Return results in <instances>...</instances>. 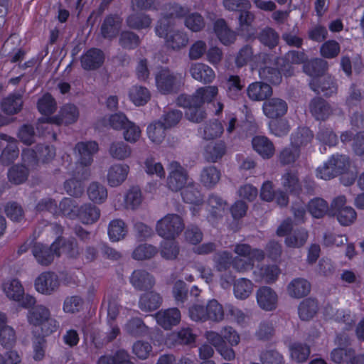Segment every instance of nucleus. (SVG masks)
<instances>
[{"label": "nucleus", "mask_w": 364, "mask_h": 364, "mask_svg": "<svg viewBox=\"0 0 364 364\" xmlns=\"http://www.w3.org/2000/svg\"><path fill=\"white\" fill-rule=\"evenodd\" d=\"M108 152L114 159L123 161L132 156V149L123 141H114L109 144Z\"/></svg>", "instance_id": "473e14b6"}, {"label": "nucleus", "mask_w": 364, "mask_h": 364, "mask_svg": "<svg viewBox=\"0 0 364 364\" xmlns=\"http://www.w3.org/2000/svg\"><path fill=\"white\" fill-rule=\"evenodd\" d=\"M28 321L35 326H41L44 336H48L57 330V321L50 318V313L48 308L43 305H37L28 310Z\"/></svg>", "instance_id": "f03ea898"}, {"label": "nucleus", "mask_w": 364, "mask_h": 364, "mask_svg": "<svg viewBox=\"0 0 364 364\" xmlns=\"http://www.w3.org/2000/svg\"><path fill=\"white\" fill-rule=\"evenodd\" d=\"M259 77L267 82L278 85L282 80V75L277 68L264 66L259 70Z\"/></svg>", "instance_id": "338daca9"}, {"label": "nucleus", "mask_w": 364, "mask_h": 364, "mask_svg": "<svg viewBox=\"0 0 364 364\" xmlns=\"http://www.w3.org/2000/svg\"><path fill=\"white\" fill-rule=\"evenodd\" d=\"M3 291L10 300L15 301H20L24 295V289L21 282L16 279L4 282Z\"/></svg>", "instance_id": "58836bf2"}, {"label": "nucleus", "mask_w": 364, "mask_h": 364, "mask_svg": "<svg viewBox=\"0 0 364 364\" xmlns=\"http://www.w3.org/2000/svg\"><path fill=\"white\" fill-rule=\"evenodd\" d=\"M171 171L167 178V186L172 191H181L192 178H190L188 172L180 163L172 161L170 164Z\"/></svg>", "instance_id": "423d86ee"}, {"label": "nucleus", "mask_w": 364, "mask_h": 364, "mask_svg": "<svg viewBox=\"0 0 364 364\" xmlns=\"http://www.w3.org/2000/svg\"><path fill=\"white\" fill-rule=\"evenodd\" d=\"M257 301L261 309L272 311L277 307V295L272 288L262 287L257 291Z\"/></svg>", "instance_id": "412c9836"}, {"label": "nucleus", "mask_w": 364, "mask_h": 364, "mask_svg": "<svg viewBox=\"0 0 364 364\" xmlns=\"http://www.w3.org/2000/svg\"><path fill=\"white\" fill-rule=\"evenodd\" d=\"M105 59V53L102 50L92 48L81 55V67L87 71L95 70L102 66Z\"/></svg>", "instance_id": "9d476101"}, {"label": "nucleus", "mask_w": 364, "mask_h": 364, "mask_svg": "<svg viewBox=\"0 0 364 364\" xmlns=\"http://www.w3.org/2000/svg\"><path fill=\"white\" fill-rule=\"evenodd\" d=\"M309 237L307 230L300 228L295 230L293 235H288L285 238V244L289 247H301L306 242Z\"/></svg>", "instance_id": "e2e57ef3"}, {"label": "nucleus", "mask_w": 364, "mask_h": 364, "mask_svg": "<svg viewBox=\"0 0 364 364\" xmlns=\"http://www.w3.org/2000/svg\"><path fill=\"white\" fill-rule=\"evenodd\" d=\"M264 115L269 119H277L286 114L288 105L285 100L277 98H269L262 105Z\"/></svg>", "instance_id": "a211bd4d"}, {"label": "nucleus", "mask_w": 364, "mask_h": 364, "mask_svg": "<svg viewBox=\"0 0 364 364\" xmlns=\"http://www.w3.org/2000/svg\"><path fill=\"white\" fill-rule=\"evenodd\" d=\"M346 199L344 196L335 198L330 206V216H336L341 225L348 226L356 219V212L350 207L346 206Z\"/></svg>", "instance_id": "39448f33"}, {"label": "nucleus", "mask_w": 364, "mask_h": 364, "mask_svg": "<svg viewBox=\"0 0 364 364\" xmlns=\"http://www.w3.org/2000/svg\"><path fill=\"white\" fill-rule=\"evenodd\" d=\"M59 284L57 274L50 272H43L35 280V288L43 294H50L58 288Z\"/></svg>", "instance_id": "dca6fc26"}, {"label": "nucleus", "mask_w": 364, "mask_h": 364, "mask_svg": "<svg viewBox=\"0 0 364 364\" xmlns=\"http://www.w3.org/2000/svg\"><path fill=\"white\" fill-rule=\"evenodd\" d=\"M79 117L77 107L72 104L63 106L56 117L58 124L68 125L77 121Z\"/></svg>", "instance_id": "79ce46f5"}, {"label": "nucleus", "mask_w": 364, "mask_h": 364, "mask_svg": "<svg viewBox=\"0 0 364 364\" xmlns=\"http://www.w3.org/2000/svg\"><path fill=\"white\" fill-rule=\"evenodd\" d=\"M245 85V80L237 75H229L223 82L226 95L232 100H239L242 97Z\"/></svg>", "instance_id": "4468645a"}, {"label": "nucleus", "mask_w": 364, "mask_h": 364, "mask_svg": "<svg viewBox=\"0 0 364 364\" xmlns=\"http://www.w3.org/2000/svg\"><path fill=\"white\" fill-rule=\"evenodd\" d=\"M310 291L311 284L304 278L294 279L287 286L288 294L292 298L300 299L304 297Z\"/></svg>", "instance_id": "7c9ffc66"}, {"label": "nucleus", "mask_w": 364, "mask_h": 364, "mask_svg": "<svg viewBox=\"0 0 364 364\" xmlns=\"http://www.w3.org/2000/svg\"><path fill=\"white\" fill-rule=\"evenodd\" d=\"M28 176V170L25 165H14L8 171L10 182L18 185L25 182Z\"/></svg>", "instance_id": "13d9d810"}, {"label": "nucleus", "mask_w": 364, "mask_h": 364, "mask_svg": "<svg viewBox=\"0 0 364 364\" xmlns=\"http://www.w3.org/2000/svg\"><path fill=\"white\" fill-rule=\"evenodd\" d=\"M313 138L314 134L308 127H299L291 135V145L299 149L311 143Z\"/></svg>", "instance_id": "a19ab883"}, {"label": "nucleus", "mask_w": 364, "mask_h": 364, "mask_svg": "<svg viewBox=\"0 0 364 364\" xmlns=\"http://www.w3.org/2000/svg\"><path fill=\"white\" fill-rule=\"evenodd\" d=\"M127 233L124 222L121 219L112 220L108 226V235L112 242H118L122 240Z\"/></svg>", "instance_id": "8fccbe9b"}, {"label": "nucleus", "mask_w": 364, "mask_h": 364, "mask_svg": "<svg viewBox=\"0 0 364 364\" xmlns=\"http://www.w3.org/2000/svg\"><path fill=\"white\" fill-rule=\"evenodd\" d=\"M226 152L227 146L223 141H212L205 146L203 157L209 163H216L226 154Z\"/></svg>", "instance_id": "4be33fe9"}, {"label": "nucleus", "mask_w": 364, "mask_h": 364, "mask_svg": "<svg viewBox=\"0 0 364 364\" xmlns=\"http://www.w3.org/2000/svg\"><path fill=\"white\" fill-rule=\"evenodd\" d=\"M166 45L168 48L178 50L186 46L188 42L187 34L181 31H173L166 36Z\"/></svg>", "instance_id": "c03bdc74"}, {"label": "nucleus", "mask_w": 364, "mask_h": 364, "mask_svg": "<svg viewBox=\"0 0 364 364\" xmlns=\"http://www.w3.org/2000/svg\"><path fill=\"white\" fill-rule=\"evenodd\" d=\"M214 31L219 41L225 46L233 43L237 38L235 31L231 30L223 18L218 19L214 23Z\"/></svg>", "instance_id": "c756f323"}, {"label": "nucleus", "mask_w": 364, "mask_h": 364, "mask_svg": "<svg viewBox=\"0 0 364 364\" xmlns=\"http://www.w3.org/2000/svg\"><path fill=\"white\" fill-rule=\"evenodd\" d=\"M193 100H190L183 105L180 102V95L177 97L176 103L178 106L186 108L185 113L186 119L192 122L200 123L206 118V113L202 108L203 105L199 103H193Z\"/></svg>", "instance_id": "a878e982"}, {"label": "nucleus", "mask_w": 364, "mask_h": 364, "mask_svg": "<svg viewBox=\"0 0 364 364\" xmlns=\"http://www.w3.org/2000/svg\"><path fill=\"white\" fill-rule=\"evenodd\" d=\"M163 303L162 296L155 291H146L140 295L139 308L144 312H151L158 309Z\"/></svg>", "instance_id": "6ab92c4d"}, {"label": "nucleus", "mask_w": 364, "mask_h": 364, "mask_svg": "<svg viewBox=\"0 0 364 364\" xmlns=\"http://www.w3.org/2000/svg\"><path fill=\"white\" fill-rule=\"evenodd\" d=\"M22 105V95L18 93H12L3 100L1 107L4 113L11 115L20 112Z\"/></svg>", "instance_id": "f704fd0d"}, {"label": "nucleus", "mask_w": 364, "mask_h": 364, "mask_svg": "<svg viewBox=\"0 0 364 364\" xmlns=\"http://www.w3.org/2000/svg\"><path fill=\"white\" fill-rule=\"evenodd\" d=\"M129 280L133 288L139 291H149L152 289L156 284L154 276L144 269L134 270Z\"/></svg>", "instance_id": "6e6552de"}, {"label": "nucleus", "mask_w": 364, "mask_h": 364, "mask_svg": "<svg viewBox=\"0 0 364 364\" xmlns=\"http://www.w3.org/2000/svg\"><path fill=\"white\" fill-rule=\"evenodd\" d=\"M218 89L216 86H206L200 87L192 95L186 94L180 95V102L183 105H186V102L193 100V103L202 104L205 102H210L217 95Z\"/></svg>", "instance_id": "1a4fd4ad"}, {"label": "nucleus", "mask_w": 364, "mask_h": 364, "mask_svg": "<svg viewBox=\"0 0 364 364\" xmlns=\"http://www.w3.org/2000/svg\"><path fill=\"white\" fill-rule=\"evenodd\" d=\"M184 228L183 220L177 214H167L156 225L157 234L165 240H175Z\"/></svg>", "instance_id": "20e7f679"}, {"label": "nucleus", "mask_w": 364, "mask_h": 364, "mask_svg": "<svg viewBox=\"0 0 364 364\" xmlns=\"http://www.w3.org/2000/svg\"><path fill=\"white\" fill-rule=\"evenodd\" d=\"M158 91L163 95L175 94L184 85V76L181 73L171 70L167 67H160L154 74Z\"/></svg>", "instance_id": "f257e3e1"}, {"label": "nucleus", "mask_w": 364, "mask_h": 364, "mask_svg": "<svg viewBox=\"0 0 364 364\" xmlns=\"http://www.w3.org/2000/svg\"><path fill=\"white\" fill-rule=\"evenodd\" d=\"M185 26L193 32L202 31L205 26L203 16L198 13L193 12L188 14L184 20Z\"/></svg>", "instance_id": "0e129e2a"}, {"label": "nucleus", "mask_w": 364, "mask_h": 364, "mask_svg": "<svg viewBox=\"0 0 364 364\" xmlns=\"http://www.w3.org/2000/svg\"><path fill=\"white\" fill-rule=\"evenodd\" d=\"M220 171L214 166L203 168L200 173V182L208 188H213L220 179Z\"/></svg>", "instance_id": "a18cd8bd"}, {"label": "nucleus", "mask_w": 364, "mask_h": 364, "mask_svg": "<svg viewBox=\"0 0 364 364\" xmlns=\"http://www.w3.org/2000/svg\"><path fill=\"white\" fill-rule=\"evenodd\" d=\"M129 97L136 106H142L148 102L151 98L149 90L143 86H134L129 91Z\"/></svg>", "instance_id": "5fc2aeb1"}, {"label": "nucleus", "mask_w": 364, "mask_h": 364, "mask_svg": "<svg viewBox=\"0 0 364 364\" xmlns=\"http://www.w3.org/2000/svg\"><path fill=\"white\" fill-rule=\"evenodd\" d=\"M291 359L297 363H305L309 358L311 349L309 345L301 342H294L289 346Z\"/></svg>", "instance_id": "2f4dec72"}, {"label": "nucleus", "mask_w": 364, "mask_h": 364, "mask_svg": "<svg viewBox=\"0 0 364 364\" xmlns=\"http://www.w3.org/2000/svg\"><path fill=\"white\" fill-rule=\"evenodd\" d=\"M129 166L127 164H116L109 167L107 179L109 186L117 187L121 185L127 178Z\"/></svg>", "instance_id": "5701e85b"}, {"label": "nucleus", "mask_w": 364, "mask_h": 364, "mask_svg": "<svg viewBox=\"0 0 364 364\" xmlns=\"http://www.w3.org/2000/svg\"><path fill=\"white\" fill-rule=\"evenodd\" d=\"M99 146L95 141H80L75 144V151L78 153L79 163L89 166L93 162V156L98 151Z\"/></svg>", "instance_id": "9b49d317"}, {"label": "nucleus", "mask_w": 364, "mask_h": 364, "mask_svg": "<svg viewBox=\"0 0 364 364\" xmlns=\"http://www.w3.org/2000/svg\"><path fill=\"white\" fill-rule=\"evenodd\" d=\"M318 303L316 299L307 298L303 300L298 307L299 318L303 321L311 319L317 313Z\"/></svg>", "instance_id": "37998d69"}, {"label": "nucleus", "mask_w": 364, "mask_h": 364, "mask_svg": "<svg viewBox=\"0 0 364 364\" xmlns=\"http://www.w3.org/2000/svg\"><path fill=\"white\" fill-rule=\"evenodd\" d=\"M152 20L149 15L143 12H135L129 15L126 19L127 26L134 30H142L149 28Z\"/></svg>", "instance_id": "72a5a7b5"}, {"label": "nucleus", "mask_w": 364, "mask_h": 364, "mask_svg": "<svg viewBox=\"0 0 364 364\" xmlns=\"http://www.w3.org/2000/svg\"><path fill=\"white\" fill-rule=\"evenodd\" d=\"M309 112L316 120L325 121L333 114V108L321 97H314L309 105Z\"/></svg>", "instance_id": "2eb2a0df"}, {"label": "nucleus", "mask_w": 364, "mask_h": 364, "mask_svg": "<svg viewBox=\"0 0 364 364\" xmlns=\"http://www.w3.org/2000/svg\"><path fill=\"white\" fill-rule=\"evenodd\" d=\"M8 140L9 144L3 149L0 156V162L4 166L13 163L19 154L16 141L11 137H9Z\"/></svg>", "instance_id": "864d4df0"}, {"label": "nucleus", "mask_w": 364, "mask_h": 364, "mask_svg": "<svg viewBox=\"0 0 364 364\" xmlns=\"http://www.w3.org/2000/svg\"><path fill=\"white\" fill-rule=\"evenodd\" d=\"M350 166V159L344 154H333L323 166L316 169V176L324 180H330L344 173Z\"/></svg>", "instance_id": "7ed1b4c3"}, {"label": "nucleus", "mask_w": 364, "mask_h": 364, "mask_svg": "<svg viewBox=\"0 0 364 364\" xmlns=\"http://www.w3.org/2000/svg\"><path fill=\"white\" fill-rule=\"evenodd\" d=\"M253 149L263 159L272 158L275 151L274 144L267 136L257 135L252 138Z\"/></svg>", "instance_id": "cd10ccee"}, {"label": "nucleus", "mask_w": 364, "mask_h": 364, "mask_svg": "<svg viewBox=\"0 0 364 364\" xmlns=\"http://www.w3.org/2000/svg\"><path fill=\"white\" fill-rule=\"evenodd\" d=\"M248 97L253 101H266L272 95V88L267 82H254L247 88Z\"/></svg>", "instance_id": "aec40b11"}, {"label": "nucleus", "mask_w": 364, "mask_h": 364, "mask_svg": "<svg viewBox=\"0 0 364 364\" xmlns=\"http://www.w3.org/2000/svg\"><path fill=\"white\" fill-rule=\"evenodd\" d=\"M364 100V93L359 86L355 83H352L348 92L346 98V105L348 108L353 109L361 105Z\"/></svg>", "instance_id": "3c124183"}, {"label": "nucleus", "mask_w": 364, "mask_h": 364, "mask_svg": "<svg viewBox=\"0 0 364 364\" xmlns=\"http://www.w3.org/2000/svg\"><path fill=\"white\" fill-rule=\"evenodd\" d=\"M87 194L89 199L97 204H102L105 202L108 196L105 186L97 181H93L89 185Z\"/></svg>", "instance_id": "e433bc0d"}, {"label": "nucleus", "mask_w": 364, "mask_h": 364, "mask_svg": "<svg viewBox=\"0 0 364 364\" xmlns=\"http://www.w3.org/2000/svg\"><path fill=\"white\" fill-rule=\"evenodd\" d=\"M282 185L284 189L293 194H299L301 186L296 172L289 171L282 176Z\"/></svg>", "instance_id": "6e6d98bb"}, {"label": "nucleus", "mask_w": 364, "mask_h": 364, "mask_svg": "<svg viewBox=\"0 0 364 364\" xmlns=\"http://www.w3.org/2000/svg\"><path fill=\"white\" fill-rule=\"evenodd\" d=\"M257 38L265 47L273 49L279 43V36L274 28L265 27L259 31Z\"/></svg>", "instance_id": "49530a36"}, {"label": "nucleus", "mask_w": 364, "mask_h": 364, "mask_svg": "<svg viewBox=\"0 0 364 364\" xmlns=\"http://www.w3.org/2000/svg\"><path fill=\"white\" fill-rule=\"evenodd\" d=\"M252 289L253 284L250 279L241 278L234 284V294L237 299H245L252 293Z\"/></svg>", "instance_id": "052dcab7"}, {"label": "nucleus", "mask_w": 364, "mask_h": 364, "mask_svg": "<svg viewBox=\"0 0 364 364\" xmlns=\"http://www.w3.org/2000/svg\"><path fill=\"white\" fill-rule=\"evenodd\" d=\"M205 309L207 310L206 316L207 319L214 321L220 322L224 318V311L222 305L215 299L210 300Z\"/></svg>", "instance_id": "680f3d73"}, {"label": "nucleus", "mask_w": 364, "mask_h": 364, "mask_svg": "<svg viewBox=\"0 0 364 364\" xmlns=\"http://www.w3.org/2000/svg\"><path fill=\"white\" fill-rule=\"evenodd\" d=\"M154 317L161 328L170 330L180 323L181 314L178 308H169L159 311Z\"/></svg>", "instance_id": "ddd939ff"}, {"label": "nucleus", "mask_w": 364, "mask_h": 364, "mask_svg": "<svg viewBox=\"0 0 364 364\" xmlns=\"http://www.w3.org/2000/svg\"><path fill=\"white\" fill-rule=\"evenodd\" d=\"M224 131L223 125L218 120L210 121L205 124L203 137L206 140L220 136Z\"/></svg>", "instance_id": "774afa93"}, {"label": "nucleus", "mask_w": 364, "mask_h": 364, "mask_svg": "<svg viewBox=\"0 0 364 364\" xmlns=\"http://www.w3.org/2000/svg\"><path fill=\"white\" fill-rule=\"evenodd\" d=\"M141 43L139 36L130 31H123L119 34V44L125 50H134Z\"/></svg>", "instance_id": "603ef678"}, {"label": "nucleus", "mask_w": 364, "mask_h": 364, "mask_svg": "<svg viewBox=\"0 0 364 364\" xmlns=\"http://www.w3.org/2000/svg\"><path fill=\"white\" fill-rule=\"evenodd\" d=\"M58 243H52L50 246L42 243H35L32 247V254L37 262L42 266L50 264L56 257L55 248Z\"/></svg>", "instance_id": "f8f14e48"}, {"label": "nucleus", "mask_w": 364, "mask_h": 364, "mask_svg": "<svg viewBox=\"0 0 364 364\" xmlns=\"http://www.w3.org/2000/svg\"><path fill=\"white\" fill-rule=\"evenodd\" d=\"M254 274L258 277L257 279H255L257 282L263 280L264 282L270 284L277 279L280 274V269L275 264L263 265L255 270Z\"/></svg>", "instance_id": "4c0bfd02"}, {"label": "nucleus", "mask_w": 364, "mask_h": 364, "mask_svg": "<svg viewBox=\"0 0 364 364\" xmlns=\"http://www.w3.org/2000/svg\"><path fill=\"white\" fill-rule=\"evenodd\" d=\"M181 195L183 200L189 204L198 205L202 204L204 200L200 186L193 179L181 190Z\"/></svg>", "instance_id": "c85d7f7f"}, {"label": "nucleus", "mask_w": 364, "mask_h": 364, "mask_svg": "<svg viewBox=\"0 0 364 364\" xmlns=\"http://www.w3.org/2000/svg\"><path fill=\"white\" fill-rule=\"evenodd\" d=\"M307 209L315 218H321L326 214L330 216V207L328 203L321 198L311 199L307 205Z\"/></svg>", "instance_id": "ea45409f"}, {"label": "nucleus", "mask_w": 364, "mask_h": 364, "mask_svg": "<svg viewBox=\"0 0 364 364\" xmlns=\"http://www.w3.org/2000/svg\"><path fill=\"white\" fill-rule=\"evenodd\" d=\"M158 252L156 247L150 244H141L132 252V258L136 260H146L154 257Z\"/></svg>", "instance_id": "bf43d9fd"}, {"label": "nucleus", "mask_w": 364, "mask_h": 364, "mask_svg": "<svg viewBox=\"0 0 364 364\" xmlns=\"http://www.w3.org/2000/svg\"><path fill=\"white\" fill-rule=\"evenodd\" d=\"M122 21L123 19L119 14L107 15L101 25L102 36L109 40L116 38L121 30Z\"/></svg>", "instance_id": "f3484780"}, {"label": "nucleus", "mask_w": 364, "mask_h": 364, "mask_svg": "<svg viewBox=\"0 0 364 364\" xmlns=\"http://www.w3.org/2000/svg\"><path fill=\"white\" fill-rule=\"evenodd\" d=\"M167 128L161 120L150 124L147 127V135L149 139L156 144L162 143L166 137Z\"/></svg>", "instance_id": "09e8293b"}, {"label": "nucleus", "mask_w": 364, "mask_h": 364, "mask_svg": "<svg viewBox=\"0 0 364 364\" xmlns=\"http://www.w3.org/2000/svg\"><path fill=\"white\" fill-rule=\"evenodd\" d=\"M77 218L83 224L90 225L96 223L100 217V209L95 204L86 203L78 208Z\"/></svg>", "instance_id": "b1692460"}, {"label": "nucleus", "mask_w": 364, "mask_h": 364, "mask_svg": "<svg viewBox=\"0 0 364 364\" xmlns=\"http://www.w3.org/2000/svg\"><path fill=\"white\" fill-rule=\"evenodd\" d=\"M189 72L193 79L205 84L212 82L215 77L213 70L201 63H192Z\"/></svg>", "instance_id": "393cba45"}, {"label": "nucleus", "mask_w": 364, "mask_h": 364, "mask_svg": "<svg viewBox=\"0 0 364 364\" xmlns=\"http://www.w3.org/2000/svg\"><path fill=\"white\" fill-rule=\"evenodd\" d=\"M125 328L128 333L136 337L144 336L148 333V327L139 318L130 319L126 324Z\"/></svg>", "instance_id": "69168bd1"}, {"label": "nucleus", "mask_w": 364, "mask_h": 364, "mask_svg": "<svg viewBox=\"0 0 364 364\" xmlns=\"http://www.w3.org/2000/svg\"><path fill=\"white\" fill-rule=\"evenodd\" d=\"M328 62L322 58H313L303 65V71L311 78H321L328 70Z\"/></svg>", "instance_id": "bb28decb"}, {"label": "nucleus", "mask_w": 364, "mask_h": 364, "mask_svg": "<svg viewBox=\"0 0 364 364\" xmlns=\"http://www.w3.org/2000/svg\"><path fill=\"white\" fill-rule=\"evenodd\" d=\"M179 251L178 243L175 240H166L161 243L160 255L165 259H176Z\"/></svg>", "instance_id": "4d7b16f0"}, {"label": "nucleus", "mask_w": 364, "mask_h": 364, "mask_svg": "<svg viewBox=\"0 0 364 364\" xmlns=\"http://www.w3.org/2000/svg\"><path fill=\"white\" fill-rule=\"evenodd\" d=\"M53 243H58L55 248L56 257L65 254L70 257H76L78 255L77 245L73 240H66L59 237Z\"/></svg>", "instance_id": "c9c22d12"}, {"label": "nucleus", "mask_w": 364, "mask_h": 364, "mask_svg": "<svg viewBox=\"0 0 364 364\" xmlns=\"http://www.w3.org/2000/svg\"><path fill=\"white\" fill-rule=\"evenodd\" d=\"M97 364H134V363L130 360L129 353L126 350L120 349L112 355L100 356Z\"/></svg>", "instance_id": "de8ad7c7"}, {"label": "nucleus", "mask_w": 364, "mask_h": 364, "mask_svg": "<svg viewBox=\"0 0 364 364\" xmlns=\"http://www.w3.org/2000/svg\"><path fill=\"white\" fill-rule=\"evenodd\" d=\"M310 89L315 93H322L326 97H331L338 92L336 80L331 75H324L321 78H311L309 82Z\"/></svg>", "instance_id": "0eeeda50"}]
</instances>
